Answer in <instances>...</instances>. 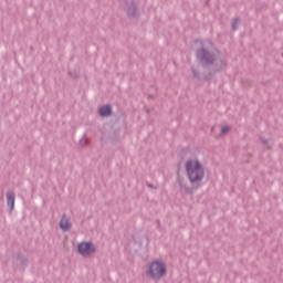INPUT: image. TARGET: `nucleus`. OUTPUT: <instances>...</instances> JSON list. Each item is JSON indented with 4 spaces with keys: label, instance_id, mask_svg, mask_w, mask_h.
<instances>
[{
    "label": "nucleus",
    "instance_id": "obj_2",
    "mask_svg": "<svg viewBox=\"0 0 283 283\" xmlns=\"http://www.w3.org/2000/svg\"><path fill=\"white\" fill-rule=\"evenodd\" d=\"M146 275L150 280H161L167 275V264L159 260L150 262L146 268Z\"/></svg>",
    "mask_w": 283,
    "mask_h": 283
},
{
    "label": "nucleus",
    "instance_id": "obj_3",
    "mask_svg": "<svg viewBox=\"0 0 283 283\" xmlns=\"http://www.w3.org/2000/svg\"><path fill=\"white\" fill-rule=\"evenodd\" d=\"M78 253L83 255L84 258H87V255H92V253L96 252V247L90 242H82L77 247Z\"/></svg>",
    "mask_w": 283,
    "mask_h": 283
},
{
    "label": "nucleus",
    "instance_id": "obj_7",
    "mask_svg": "<svg viewBox=\"0 0 283 283\" xmlns=\"http://www.w3.org/2000/svg\"><path fill=\"white\" fill-rule=\"evenodd\" d=\"M198 57L203 59V60L207 59V52H205V50L199 51L198 52Z\"/></svg>",
    "mask_w": 283,
    "mask_h": 283
},
{
    "label": "nucleus",
    "instance_id": "obj_5",
    "mask_svg": "<svg viewBox=\"0 0 283 283\" xmlns=\"http://www.w3.org/2000/svg\"><path fill=\"white\" fill-rule=\"evenodd\" d=\"M7 205L9 208L14 209V192L7 193Z\"/></svg>",
    "mask_w": 283,
    "mask_h": 283
},
{
    "label": "nucleus",
    "instance_id": "obj_1",
    "mask_svg": "<svg viewBox=\"0 0 283 283\" xmlns=\"http://www.w3.org/2000/svg\"><path fill=\"white\" fill-rule=\"evenodd\" d=\"M185 169L190 182H200L205 178V166L196 157L186 161Z\"/></svg>",
    "mask_w": 283,
    "mask_h": 283
},
{
    "label": "nucleus",
    "instance_id": "obj_8",
    "mask_svg": "<svg viewBox=\"0 0 283 283\" xmlns=\"http://www.w3.org/2000/svg\"><path fill=\"white\" fill-rule=\"evenodd\" d=\"M230 130H231V127H229V126H223V127H221V134H222V135L229 134Z\"/></svg>",
    "mask_w": 283,
    "mask_h": 283
},
{
    "label": "nucleus",
    "instance_id": "obj_6",
    "mask_svg": "<svg viewBox=\"0 0 283 283\" xmlns=\"http://www.w3.org/2000/svg\"><path fill=\"white\" fill-rule=\"evenodd\" d=\"M99 114H101L102 116H109V115L112 114V107L108 106V105L102 106V107L99 108Z\"/></svg>",
    "mask_w": 283,
    "mask_h": 283
},
{
    "label": "nucleus",
    "instance_id": "obj_4",
    "mask_svg": "<svg viewBox=\"0 0 283 283\" xmlns=\"http://www.w3.org/2000/svg\"><path fill=\"white\" fill-rule=\"evenodd\" d=\"M60 227L63 231H69V229L72 227V223L70 222V219L64 216L60 221Z\"/></svg>",
    "mask_w": 283,
    "mask_h": 283
}]
</instances>
